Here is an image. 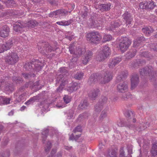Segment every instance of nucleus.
Instances as JSON below:
<instances>
[{"instance_id": "1", "label": "nucleus", "mask_w": 157, "mask_h": 157, "mask_svg": "<svg viewBox=\"0 0 157 157\" xmlns=\"http://www.w3.org/2000/svg\"><path fill=\"white\" fill-rule=\"evenodd\" d=\"M59 72L57 75L56 79V83L61 82L59 87L57 89V92H60L63 89V86H65L67 83V79L63 76L66 73H67V68L63 67L60 68Z\"/></svg>"}, {"instance_id": "2", "label": "nucleus", "mask_w": 157, "mask_h": 157, "mask_svg": "<svg viewBox=\"0 0 157 157\" xmlns=\"http://www.w3.org/2000/svg\"><path fill=\"white\" fill-rule=\"evenodd\" d=\"M68 7L69 10L68 11L65 9L57 10L49 14V17H57L59 15L62 16L66 15L67 14L68 12H70L74 9L75 5L74 4H69L68 5Z\"/></svg>"}, {"instance_id": "3", "label": "nucleus", "mask_w": 157, "mask_h": 157, "mask_svg": "<svg viewBox=\"0 0 157 157\" xmlns=\"http://www.w3.org/2000/svg\"><path fill=\"white\" fill-rule=\"evenodd\" d=\"M86 37L88 40L94 44L99 43L102 38L101 34L97 32H92L89 33L87 34Z\"/></svg>"}, {"instance_id": "4", "label": "nucleus", "mask_w": 157, "mask_h": 157, "mask_svg": "<svg viewBox=\"0 0 157 157\" xmlns=\"http://www.w3.org/2000/svg\"><path fill=\"white\" fill-rule=\"evenodd\" d=\"M102 48L101 52L96 57L97 60L99 61L104 60L110 54V49L107 46H103Z\"/></svg>"}, {"instance_id": "5", "label": "nucleus", "mask_w": 157, "mask_h": 157, "mask_svg": "<svg viewBox=\"0 0 157 157\" xmlns=\"http://www.w3.org/2000/svg\"><path fill=\"white\" fill-rule=\"evenodd\" d=\"M131 44V41L128 38H121L119 44L120 50L122 52H124L127 50Z\"/></svg>"}, {"instance_id": "6", "label": "nucleus", "mask_w": 157, "mask_h": 157, "mask_svg": "<svg viewBox=\"0 0 157 157\" xmlns=\"http://www.w3.org/2000/svg\"><path fill=\"white\" fill-rule=\"evenodd\" d=\"M19 59V57L16 53L11 52L6 58V62L10 64H14L17 63Z\"/></svg>"}, {"instance_id": "7", "label": "nucleus", "mask_w": 157, "mask_h": 157, "mask_svg": "<svg viewBox=\"0 0 157 157\" xmlns=\"http://www.w3.org/2000/svg\"><path fill=\"white\" fill-rule=\"evenodd\" d=\"M69 50L71 54L77 55L78 56L82 54L84 50L83 49H82L81 48H79L78 49H76V50L75 51L74 44H71L69 47Z\"/></svg>"}, {"instance_id": "8", "label": "nucleus", "mask_w": 157, "mask_h": 157, "mask_svg": "<svg viewBox=\"0 0 157 157\" xmlns=\"http://www.w3.org/2000/svg\"><path fill=\"white\" fill-rule=\"evenodd\" d=\"M11 41H8L4 44H0V53L3 52L5 51L9 50L13 46Z\"/></svg>"}, {"instance_id": "9", "label": "nucleus", "mask_w": 157, "mask_h": 157, "mask_svg": "<svg viewBox=\"0 0 157 157\" xmlns=\"http://www.w3.org/2000/svg\"><path fill=\"white\" fill-rule=\"evenodd\" d=\"M10 32L9 28L7 26L5 25L0 29V36L3 38L8 36Z\"/></svg>"}, {"instance_id": "10", "label": "nucleus", "mask_w": 157, "mask_h": 157, "mask_svg": "<svg viewBox=\"0 0 157 157\" xmlns=\"http://www.w3.org/2000/svg\"><path fill=\"white\" fill-rule=\"evenodd\" d=\"M118 91L121 93H125L128 90V86L125 82L121 83L117 86Z\"/></svg>"}, {"instance_id": "11", "label": "nucleus", "mask_w": 157, "mask_h": 157, "mask_svg": "<svg viewBox=\"0 0 157 157\" xmlns=\"http://www.w3.org/2000/svg\"><path fill=\"white\" fill-rule=\"evenodd\" d=\"M99 90L98 89H94L90 91L89 94V97L92 100H94L97 98Z\"/></svg>"}, {"instance_id": "12", "label": "nucleus", "mask_w": 157, "mask_h": 157, "mask_svg": "<svg viewBox=\"0 0 157 157\" xmlns=\"http://www.w3.org/2000/svg\"><path fill=\"white\" fill-rule=\"evenodd\" d=\"M139 82L138 76L136 75L133 76L131 79L132 89H134L137 86Z\"/></svg>"}, {"instance_id": "13", "label": "nucleus", "mask_w": 157, "mask_h": 157, "mask_svg": "<svg viewBox=\"0 0 157 157\" xmlns=\"http://www.w3.org/2000/svg\"><path fill=\"white\" fill-rule=\"evenodd\" d=\"M25 94H21L20 92H16L14 94V98L15 99L16 102H19L24 99Z\"/></svg>"}, {"instance_id": "14", "label": "nucleus", "mask_w": 157, "mask_h": 157, "mask_svg": "<svg viewBox=\"0 0 157 157\" xmlns=\"http://www.w3.org/2000/svg\"><path fill=\"white\" fill-rule=\"evenodd\" d=\"M6 82L4 81H1L0 82V89H3L6 91L11 92L13 90V88L10 86H6Z\"/></svg>"}, {"instance_id": "15", "label": "nucleus", "mask_w": 157, "mask_h": 157, "mask_svg": "<svg viewBox=\"0 0 157 157\" xmlns=\"http://www.w3.org/2000/svg\"><path fill=\"white\" fill-rule=\"evenodd\" d=\"M123 17L127 25L131 24L132 18L129 13L128 12L125 13L123 15Z\"/></svg>"}, {"instance_id": "16", "label": "nucleus", "mask_w": 157, "mask_h": 157, "mask_svg": "<svg viewBox=\"0 0 157 157\" xmlns=\"http://www.w3.org/2000/svg\"><path fill=\"white\" fill-rule=\"evenodd\" d=\"M24 27H25V26H24L23 23L17 22L13 25V29L17 32L22 31V28Z\"/></svg>"}, {"instance_id": "17", "label": "nucleus", "mask_w": 157, "mask_h": 157, "mask_svg": "<svg viewBox=\"0 0 157 157\" xmlns=\"http://www.w3.org/2000/svg\"><path fill=\"white\" fill-rule=\"evenodd\" d=\"M71 84L73 87V89L70 88L67 89V91L70 93H72L74 91H76L80 87V85L79 83L75 82H73Z\"/></svg>"}, {"instance_id": "18", "label": "nucleus", "mask_w": 157, "mask_h": 157, "mask_svg": "<svg viewBox=\"0 0 157 157\" xmlns=\"http://www.w3.org/2000/svg\"><path fill=\"white\" fill-rule=\"evenodd\" d=\"M71 84L73 87V89L70 88L67 89V91L70 93H72L74 91H76L80 87V85L79 83L75 82H73Z\"/></svg>"}, {"instance_id": "19", "label": "nucleus", "mask_w": 157, "mask_h": 157, "mask_svg": "<svg viewBox=\"0 0 157 157\" xmlns=\"http://www.w3.org/2000/svg\"><path fill=\"white\" fill-rule=\"evenodd\" d=\"M112 79V76L111 74L109 73H106L104 74L103 78L102 83H105L109 82Z\"/></svg>"}, {"instance_id": "20", "label": "nucleus", "mask_w": 157, "mask_h": 157, "mask_svg": "<svg viewBox=\"0 0 157 157\" xmlns=\"http://www.w3.org/2000/svg\"><path fill=\"white\" fill-rule=\"evenodd\" d=\"M92 53L91 52L86 53L85 58L82 60V63L84 64H86L90 59L92 57Z\"/></svg>"}, {"instance_id": "21", "label": "nucleus", "mask_w": 157, "mask_h": 157, "mask_svg": "<svg viewBox=\"0 0 157 157\" xmlns=\"http://www.w3.org/2000/svg\"><path fill=\"white\" fill-rule=\"evenodd\" d=\"M37 24V22L35 20H30L29 21L27 24L24 23V26L33 28Z\"/></svg>"}, {"instance_id": "22", "label": "nucleus", "mask_w": 157, "mask_h": 157, "mask_svg": "<svg viewBox=\"0 0 157 157\" xmlns=\"http://www.w3.org/2000/svg\"><path fill=\"white\" fill-rule=\"evenodd\" d=\"M126 116L128 118V119H132V122H135L136 121V119L134 118V114L132 111L131 110H128L127 111L125 114Z\"/></svg>"}, {"instance_id": "23", "label": "nucleus", "mask_w": 157, "mask_h": 157, "mask_svg": "<svg viewBox=\"0 0 157 157\" xmlns=\"http://www.w3.org/2000/svg\"><path fill=\"white\" fill-rule=\"evenodd\" d=\"M142 31L147 36H148L153 31V30L151 27H148L143 28Z\"/></svg>"}, {"instance_id": "24", "label": "nucleus", "mask_w": 157, "mask_h": 157, "mask_svg": "<svg viewBox=\"0 0 157 157\" xmlns=\"http://www.w3.org/2000/svg\"><path fill=\"white\" fill-rule=\"evenodd\" d=\"M73 21L71 19L68 21H58L56 22L57 24L62 26H67L69 25Z\"/></svg>"}, {"instance_id": "25", "label": "nucleus", "mask_w": 157, "mask_h": 157, "mask_svg": "<svg viewBox=\"0 0 157 157\" xmlns=\"http://www.w3.org/2000/svg\"><path fill=\"white\" fill-rule=\"evenodd\" d=\"M88 105V104L86 100H84L81 101L80 104L78 106L79 109H85Z\"/></svg>"}, {"instance_id": "26", "label": "nucleus", "mask_w": 157, "mask_h": 157, "mask_svg": "<svg viewBox=\"0 0 157 157\" xmlns=\"http://www.w3.org/2000/svg\"><path fill=\"white\" fill-rule=\"evenodd\" d=\"M56 151V149H53L51 151L50 155L48 157H60L62 156V153L60 152H58L56 155H55V154Z\"/></svg>"}, {"instance_id": "27", "label": "nucleus", "mask_w": 157, "mask_h": 157, "mask_svg": "<svg viewBox=\"0 0 157 157\" xmlns=\"http://www.w3.org/2000/svg\"><path fill=\"white\" fill-rule=\"evenodd\" d=\"M147 9H152L156 6L154 2L152 0L147 1Z\"/></svg>"}, {"instance_id": "28", "label": "nucleus", "mask_w": 157, "mask_h": 157, "mask_svg": "<svg viewBox=\"0 0 157 157\" xmlns=\"http://www.w3.org/2000/svg\"><path fill=\"white\" fill-rule=\"evenodd\" d=\"M111 4L110 3L107 4H101L99 6V8L101 9H104L105 10H108L110 9Z\"/></svg>"}, {"instance_id": "29", "label": "nucleus", "mask_w": 157, "mask_h": 157, "mask_svg": "<svg viewBox=\"0 0 157 157\" xmlns=\"http://www.w3.org/2000/svg\"><path fill=\"white\" fill-rule=\"evenodd\" d=\"M151 153L152 155L154 156L157 155V143L153 144L151 150Z\"/></svg>"}, {"instance_id": "30", "label": "nucleus", "mask_w": 157, "mask_h": 157, "mask_svg": "<svg viewBox=\"0 0 157 157\" xmlns=\"http://www.w3.org/2000/svg\"><path fill=\"white\" fill-rule=\"evenodd\" d=\"M151 153L152 155L154 156L157 155V143L153 144L151 150Z\"/></svg>"}, {"instance_id": "31", "label": "nucleus", "mask_w": 157, "mask_h": 157, "mask_svg": "<svg viewBox=\"0 0 157 157\" xmlns=\"http://www.w3.org/2000/svg\"><path fill=\"white\" fill-rule=\"evenodd\" d=\"M88 117V114L86 113H82L79 115L78 117V120L80 121L83 120Z\"/></svg>"}, {"instance_id": "32", "label": "nucleus", "mask_w": 157, "mask_h": 157, "mask_svg": "<svg viewBox=\"0 0 157 157\" xmlns=\"http://www.w3.org/2000/svg\"><path fill=\"white\" fill-rule=\"evenodd\" d=\"M83 73L82 72H77L75 75V78L78 80H80L83 77Z\"/></svg>"}, {"instance_id": "33", "label": "nucleus", "mask_w": 157, "mask_h": 157, "mask_svg": "<svg viewBox=\"0 0 157 157\" xmlns=\"http://www.w3.org/2000/svg\"><path fill=\"white\" fill-rule=\"evenodd\" d=\"M120 24L118 22H114L112 23L111 25L110 30H113L114 29H115L116 28L120 26Z\"/></svg>"}, {"instance_id": "34", "label": "nucleus", "mask_w": 157, "mask_h": 157, "mask_svg": "<svg viewBox=\"0 0 157 157\" xmlns=\"http://www.w3.org/2000/svg\"><path fill=\"white\" fill-rule=\"evenodd\" d=\"M102 107L99 104L97 105L95 107L94 111L96 114L98 113L101 110Z\"/></svg>"}, {"instance_id": "35", "label": "nucleus", "mask_w": 157, "mask_h": 157, "mask_svg": "<svg viewBox=\"0 0 157 157\" xmlns=\"http://www.w3.org/2000/svg\"><path fill=\"white\" fill-rule=\"evenodd\" d=\"M147 1L142 2L140 3V7L141 9H147Z\"/></svg>"}, {"instance_id": "36", "label": "nucleus", "mask_w": 157, "mask_h": 157, "mask_svg": "<svg viewBox=\"0 0 157 157\" xmlns=\"http://www.w3.org/2000/svg\"><path fill=\"white\" fill-rule=\"evenodd\" d=\"M63 100L66 104L69 103L71 101V97L70 96L65 95L63 98Z\"/></svg>"}, {"instance_id": "37", "label": "nucleus", "mask_w": 157, "mask_h": 157, "mask_svg": "<svg viewBox=\"0 0 157 157\" xmlns=\"http://www.w3.org/2000/svg\"><path fill=\"white\" fill-rule=\"evenodd\" d=\"M51 147V144L50 142H48L46 144L45 147V151L47 152L50 150Z\"/></svg>"}, {"instance_id": "38", "label": "nucleus", "mask_w": 157, "mask_h": 157, "mask_svg": "<svg viewBox=\"0 0 157 157\" xmlns=\"http://www.w3.org/2000/svg\"><path fill=\"white\" fill-rule=\"evenodd\" d=\"M106 156V157H116V153L115 151H112L109 152Z\"/></svg>"}, {"instance_id": "39", "label": "nucleus", "mask_w": 157, "mask_h": 157, "mask_svg": "<svg viewBox=\"0 0 157 157\" xmlns=\"http://www.w3.org/2000/svg\"><path fill=\"white\" fill-rule=\"evenodd\" d=\"M80 136V135H76L75 136H74L73 134H72L70 136L69 139L71 140H77V139Z\"/></svg>"}, {"instance_id": "40", "label": "nucleus", "mask_w": 157, "mask_h": 157, "mask_svg": "<svg viewBox=\"0 0 157 157\" xmlns=\"http://www.w3.org/2000/svg\"><path fill=\"white\" fill-rule=\"evenodd\" d=\"M36 100V97H33L27 101L25 102V104L27 105H29L33 102Z\"/></svg>"}, {"instance_id": "41", "label": "nucleus", "mask_w": 157, "mask_h": 157, "mask_svg": "<svg viewBox=\"0 0 157 157\" xmlns=\"http://www.w3.org/2000/svg\"><path fill=\"white\" fill-rule=\"evenodd\" d=\"M112 60H113V63L116 65L121 60V59L120 57H117L114 59Z\"/></svg>"}, {"instance_id": "42", "label": "nucleus", "mask_w": 157, "mask_h": 157, "mask_svg": "<svg viewBox=\"0 0 157 157\" xmlns=\"http://www.w3.org/2000/svg\"><path fill=\"white\" fill-rule=\"evenodd\" d=\"M103 39L105 41H109L112 39V36L110 35H105L104 36Z\"/></svg>"}, {"instance_id": "43", "label": "nucleus", "mask_w": 157, "mask_h": 157, "mask_svg": "<svg viewBox=\"0 0 157 157\" xmlns=\"http://www.w3.org/2000/svg\"><path fill=\"white\" fill-rule=\"evenodd\" d=\"M13 81H15L16 83H19L22 81L21 78H17L15 76L13 77Z\"/></svg>"}, {"instance_id": "44", "label": "nucleus", "mask_w": 157, "mask_h": 157, "mask_svg": "<svg viewBox=\"0 0 157 157\" xmlns=\"http://www.w3.org/2000/svg\"><path fill=\"white\" fill-rule=\"evenodd\" d=\"M107 110L106 109V110H103L101 113V117L103 118L107 116Z\"/></svg>"}, {"instance_id": "45", "label": "nucleus", "mask_w": 157, "mask_h": 157, "mask_svg": "<svg viewBox=\"0 0 157 157\" xmlns=\"http://www.w3.org/2000/svg\"><path fill=\"white\" fill-rule=\"evenodd\" d=\"M56 106L57 108L59 109L62 108L66 106L65 105L62 103L61 102L58 103L56 105Z\"/></svg>"}, {"instance_id": "46", "label": "nucleus", "mask_w": 157, "mask_h": 157, "mask_svg": "<svg viewBox=\"0 0 157 157\" xmlns=\"http://www.w3.org/2000/svg\"><path fill=\"white\" fill-rule=\"evenodd\" d=\"M140 43V41L139 40H136L134 41L133 46L136 47L139 46V44Z\"/></svg>"}, {"instance_id": "47", "label": "nucleus", "mask_w": 157, "mask_h": 157, "mask_svg": "<svg viewBox=\"0 0 157 157\" xmlns=\"http://www.w3.org/2000/svg\"><path fill=\"white\" fill-rule=\"evenodd\" d=\"M3 100L5 104H7L10 103V99L9 98H5L3 99Z\"/></svg>"}, {"instance_id": "48", "label": "nucleus", "mask_w": 157, "mask_h": 157, "mask_svg": "<svg viewBox=\"0 0 157 157\" xmlns=\"http://www.w3.org/2000/svg\"><path fill=\"white\" fill-rule=\"evenodd\" d=\"M151 49L155 51H157V44H152L150 45Z\"/></svg>"}, {"instance_id": "49", "label": "nucleus", "mask_w": 157, "mask_h": 157, "mask_svg": "<svg viewBox=\"0 0 157 157\" xmlns=\"http://www.w3.org/2000/svg\"><path fill=\"white\" fill-rule=\"evenodd\" d=\"M82 131L81 127L80 126H78L73 130L74 132H81Z\"/></svg>"}, {"instance_id": "50", "label": "nucleus", "mask_w": 157, "mask_h": 157, "mask_svg": "<svg viewBox=\"0 0 157 157\" xmlns=\"http://www.w3.org/2000/svg\"><path fill=\"white\" fill-rule=\"evenodd\" d=\"M147 72H148V70H146L144 69H143L140 71V73L141 75H144L147 74Z\"/></svg>"}, {"instance_id": "51", "label": "nucleus", "mask_w": 157, "mask_h": 157, "mask_svg": "<svg viewBox=\"0 0 157 157\" xmlns=\"http://www.w3.org/2000/svg\"><path fill=\"white\" fill-rule=\"evenodd\" d=\"M74 114L73 111L72 110H70L69 113L68 114V117L69 119L73 117Z\"/></svg>"}, {"instance_id": "52", "label": "nucleus", "mask_w": 157, "mask_h": 157, "mask_svg": "<svg viewBox=\"0 0 157 157\" xmlns=\"http://www.w3.org/2000/svg\"><path fill=\"white\" fill-rule=\"evenodd\" d=\"M124 153V152L123 150V148H121L119 157H125Z\"/></svg>"}, {"instance_id": "53", "label": "nucleus", "mask_w": 157, "mask_h": 157, "mask_svg": "<svg viewBox=\"0 0 157 157\" xmlns=\"http://www.w3.org/2000/svg\"><path fill=\"white\" fill-rule=\"evenodd\" d=\"M48 133V129H44L42 132L43 135H44V136L46 137Z\"/></svg>"}, {"instance_id": "54", "label": "nucleus", "mask_w": 157, "mask_h": 157, "mask_svg": "<svg viewBox=\"0 0 157 157\" xmlns=\"http://www.w3.org/2000/svg\"><path fill=\"white\" fill-rule=\"evenodd\" d=\"M95 81V79L94 78H93L90 77L89 79L88 82L89 83H91V82H94Z\"/></svg>"}, {"instance_id": "55", "label": "nucleus", "mask_w": 157, "mask_h": 157, "mask_svg": "<svg viewBox=\"0 0 157 157\" xmlns=\"http://www.w3.org/2000/svg\"><path fill=\"white\" fill-rule=\"evenodd\" d=\"M115 66L114 63L113 62V60L110 62L109 64V66L110 68H112L113 67Z\"/></svg>"}, {"instance_id": "56", "label": "nucleus", "mask_w": 157, "mask_h": 157, "mask_svg": "<svg viewBox=\"0 0 157 157\" xmlns=\"http://www.w3.org/2000/svg\"><path fill=\"white\" fill-rule=\"evenodd\" d=\"M22 75L25 78H27L31 76L30 74H24Z\"/></svg>"}, {"instance_id": "57", "label": "nucleus", "mask_w": 157, "mask_h": 157, "mask_svg": "<svg viewBox=\"0 0 157 157\" xmlns=\"http://www.w3.org/2000/svg\"><path fill=\"white\" fill-rule=\"evenodd\" d=\"M87 12L86 11H85L84 12H82V16L83 17H85L87 15Z\"/></svg>"}, {"instance_id": "58", "label": "nucleus", "mask_w": 157, "mask_h": 157, "mask_svg": "<svg viewBox=\"0 0 157 157\" xmlns=\"http://www.w3.org/2000/svg\"><path fill=\"white\" fill-rule=\"evenodd\" d=\"M45 49L46 51H51V46L49 45L48 48H45Z\"/></svg>"}, {"instance_id": "59", "label": "nucleus", "mask_w": 157, "mask_h": 157, "mask_svg": "<svg viewBox=\"0 0 157 157\" xmlns=\"http://www.w3.org/2000/svg\"><path fill=\"white\" fill-rule=\"evenodd\" d=\"M127 127H128L129 128H133V127H134V125H132V124H131V125L128 124V125H127Z\"/></svg>"}, {"instance_id": "60", "label": "nucleus", "mask_w": 157, "mask_h": 157, "mask_svg": "<svg viewBox=\"0 0 157 157\" xmlns=\"http://www.w3.org/2000/svg\"><path fill=\"white\" fill-rule=\"evenodd\" d=\"M66 38L69 40L71 41L72 40V39L73 38V36H67Z\"/></svg>"}, {"instance_id": "61", "label": "nucleus", "mask_w": 157, "mask_h": 157, "mask_svg": "<svg viewBox=\"0 0 157 157\" xmlns=\"http://www.w3.org/2000/svg\"><path fill=\"white\" fill-rule=\"evenodd\" d=\"M144 142V140L143 139H142L141 140V141H140V140H138V143H139V144L140 145V146H141V144H142V142Z\"/></svg>"}, {"instance_id": "62", "label": "nucleus", "mask_w": 157, "mask_h": 157, "mask_svg": "<svg viewBox=\"0 0 157 157\" xmlns=\"http://www.w3.org/2000/svg\"><path fill=\"white\" fill-rule=\"evenodd\" d=\"M26 107L24 106H23L22 107H21L20 109V110L21 111L24 110L25 109V108Z\"/></svg>"}, {"instance_id": "63", "label": "nucleus", "mask_w": 157, "mask_h": 157, "mask_svg": "<svg viewBox=\"0 0 157 157\" xmlns=\"http://www.w3.org/2000/svg\"><path fill=\"white\" fill-rule=\"evenodd\" d=\"M128 152L129 154H131L132 153V149H128Z\"/></svg>"}, {"instance_id": "64", "label": "nucleus", "mask_w": 157, "mask_h": 157, "mask_svg": "<svg viewBox=\"0 0 157 157\" xmlns=\"http://www.w3.org/2000/svg\"><path fill=\"white\" fill-rule=\"evenodd\" d=\"M71 147H69L67 146H65L64 147V149L67 150H69L71 149Z\"/></svg>"}]
</instances>
